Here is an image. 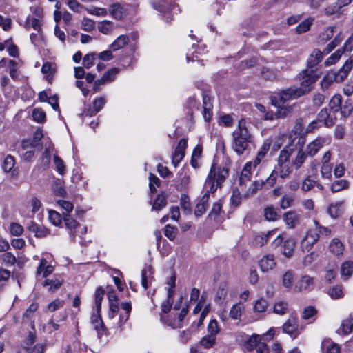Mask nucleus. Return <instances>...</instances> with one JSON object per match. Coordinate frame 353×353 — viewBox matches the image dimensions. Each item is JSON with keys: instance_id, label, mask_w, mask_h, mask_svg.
Segmentation results:
<instances>
[{"instance_id": "nucleus-19", "label": "nucleus", "mask_w": 353, "mask_h": 353, "mask_svg": "<svg viewBox=\"0 0 353 353\" xmlns=\"http://www.w3.org/2000/svg\"><path fill=\"white\" fill-rule=\"evenodd\" d=\"M313 285V278L308 276L305 275L303 276L300 280L296 283L294 287V291L296 292H301L303 290H307Z\"/></svg>"}, {"instance_id": "nucleus-29", "label": "nucleus", "mask_w": 353, "mask_h": 353, "mask_svg": "<svg viewBox=\"0 0 353 353\" xmlns=\"http://www.w3.org/2000/svg\"><path fill=\"white\" fill-rule=\"evenodd\" d=\"M307 157H309L306 152L303 150H299L295 159L292 161V165L296 170L299 169L306 160Z\"/></svg>"}, {"instance_id": "nucleus-47", "label": "nucleus", "mask_w": 353, "mask_h": 353, "mask_svg": "<svg viewBox=\"0 0 353 353\" xmlns=\"http://www.w3.org/2000/svg\"><path fill=\"white\" fill-rule=\"evenodd\" d=\"M323 348L326 350L327 353H340L339 346L328 340L323 342Z\"/></svg>"}, {"instance_id": "nucleus-10", "label": "nucleus", "mask_w": 353, "mask_h": 353, "mask_svg": "<svg viewBox=\"0 0 353 353\" xmlns=\"http://www.w3.org/2000/svg\"><path fill=\"white\" fill-rule=\"evenodd\" d=\"M325 143V139L317 137L310 142L305 148V152L311 157H313Z\"/></svg>"}, {"instance_id": "nucleus-17", "label": "nucleus", "mask_w": 353, "mask_h": 353, "mask_svg": "<svg viewBox=\"0 0 353 353\" xmlns=\"http://www.w3.org/2000/svg\"><path fill=\"white\" fill-rule=\"evenodd\" d=\"M270 146H271V141L269 139H266L263 142V143L261 145V147L260 148L259 150L258 151L257 155H256L255 159L254 160V161H252L254 168H256L258 165L260 164L262 159L265 157L268 152L269 151Z\"/></svg>"}, {"instance_id": "nucleus-62", "label": "nucleus", "mask_w": 353, "mask_h": 353, "mask_svg": "<svg viewBox=\"0 0 353 353\" xmlns=\"http://www.w3.org/2000/svg\"><path fill=\"white\" fill-rule=\"evenodd\" d=\"M316 181L312 180L310 176H307L303 181L301 190L303 192H308L314 187Z\"/></svg>"}, {"instance_id": "nucleus-26", "label": "nucleus", "mask_w": 353, "mask_h": 353, "mask_svg": "<svg viewBox=\"0 0 353 353\" xmlns=\"http://www.w3.org/2000/svg\"><path fill=\"white\" fill-rule=\"evenodd\" d=\"M129 37L127 35L121 34L110 45V49L112 51L123 48L129 43Z\"/></svg>"}, {"instance_id": "nucleus-13", "label": "nucleus", "mask_w": 353, "mask_h": 353, "mask_svg": "<svg viewBox=\"0 0 353 353\" xmlns=\"http://www.w3.org/2000/svg\"><path fill=\"white\" fill-rule=\"evenodd\" d=\"M301 216L293 210L283 214V219L288 228H294L300 223Z\"/></svg>"}, {"instance_id": "nucleus-6", "label": "nucleus", "mask_w": 353, "mask_h": 353, "mask_svg": "<svg viewBox=\"0 0 353 353\" xmlns=\"http://www.w3.org/2000/svg\"><path fill=\"white\" fill-rule=\"evenodd\" d=\"M152 6L157 11L165 14H169L176 8L174 0H153Z\"/></svg>"}, {"instance_id": "nucleus-38", "label": "nucleus", "mask_w": 353, "mask_h": 353, "mask_svg": "<svg viewBox=\"0 0 353 353\" xmlns=\"http://www.w3.org/2000/svg\"><path fill=\"white\" fill-rule=\"evenodd\" d=\"M353 329V318L345 319L341 323V328L338 330L339 333L347 334L352 331Z\"/></svg>"}, {"instance_id": "nucleus-18", "label": "nucleus", "mask_w": 353, "mask_h": 353, "mask_svg": "<svg viewBox=\"0 0 353 353\" xmlns=\"http://www.w3.org/2000/svg\"><path fill=\"white\" fill-rule=\"evenodd\" d=\"M254 168L253 165V162L250 161L247 162L245 165H244L240 177H239V183L240 185L242 187L243 184H245L246 182L250 181V178L252 176V168Z\"/></svg>"}, {"instance_id": "nucleus-39", "label": "nucleus", "mask_w": 353, "mask_h": 353, "mask_svg": "<svg viewBox=\"0 0 353 353\" xmlns=\"http://www.w3.org/2000/svg\"><path fill=\"white\" fill-rule=\"evenodd\" d=\"M294 281V272L292 270L286 271L282 276V284L287 288L290 289Z\"/></svg>"}, {"instance_id": "nucleus-63", "label": "nucleus", "mask_w": 353, "mask_h": 353, "mask_svg": "<svg viewBox=\"0 0 353 353\" xmlns=\"http://www.w3.org/2000/svg\"><path fill=\"white\" fill-rule=\"evenodd\" d=\"M177 229L170 225L168 224L165 227L164 234L170 241H173L176 235Z\"/></svg>"}, {"instance_id": "nucleus-46", "label": "nucleus", "mask_w": 353, "mask_h": 353, "mask_svg": "<svg viewBox=\"0 0 353 353\" xmlns=\"http://www.w3.org/2000/svg\"><path fill=\"white\" fill-rule=\"evenodd\" d=\"M348 185L349 182L347 180H338L332 183L330 188L332 192H337L346 189Z\"/></svg>"}, {"instance_id": "nucleus-42", "label": "nucleus", "mask_w": 353, "mask_h": 353, "mask_svg": "<svg viewBox=\"0 0 353 353\" xmlns=\"http://www.w3.org/2000/svg\"><path fill=\"white\" fill-rule=\"evenodd\" d=\"M119 72V70L117 68H112L108 70L101 77L102 81H104L105 83L113 81Z\"/></svg>"}, {"instance_id": "nucleus-59", "label": "nucleus", "mask_w": 353, "mask_h": 353, "mask_svg": "<svg viewBox=\"0 0 353 353\" xmlns=\"http://www.w3.org/2000/svg\"><path fill=\"white\" fill-rule=\"evenodd\" d=\"M318 117L319 120L323 121L325 122V125L326 126H331L333 124V122L331 120H329L330 114L328 113L327 108L322 109L318 114Z\"/></svg>"}, {"instance_id": "nucleus-15", "label": "nucleus", "mask_w": 353, "mask_h": 353, "mask_svg": "<svg viewBox=\"0 0 353 353\" xmlns=\"http://www.w3.org/2000/svg\"><path fill=\"white\" fill-rule=\"evenodd\" d=\"M323 53L324 52L320 51L319 49H314L307 60V69H313L320 63L322 61Z\"/></svg>"}, {"instance_id": "nucleus-36", "label": "nucleus", "mask_w": 353, "mask_h": 353, "mask_svg": "<svg viewBox=\"0 0 353 353\" xmlns=\"http://www.w3.org/2000/svg\"><path fill=\"white\" fill-rule=\"evenodd\" d=\"M14 165H15V159H14V157L9 154V155L6 156V157L4 159L2 168L5 172H11L12 174L13 175L14 174H13L12 170L14 167Z\"/></svg>"}, {"instance_id": "nucleus-9", "label": "nucleus", "mask_w": 353, "mask_h": 353, "mask_svg": "<svg viewBox=\"0 0 353 353\" xmlns=\"http://www.w3.org/2000/svg\"><path fill=\"white\" fill-rule=\"evenodd\" d=\"M259 265L263 272L273 270L276 265L274 256L272 254L264 255L259 261Z\"/></svg>"}, {"instance_id": "nucleus-37", "label": "nucleus", "mask_w": 353, "mask_h": 353, "mask_svg": "<svg viewBox=\"0 0 353 353\" xmlns=\"http://www.w3.org/2000/svg\"><path fill=\"white\" fill-rule=\"evenodd\" d=\"M353 272V262L347 261L342 263L341 268V274L345 279L349 278Z\"/></svg>"}, {"instance_id": "nucleus-35", "label": "nucleus", "mask_w": 353, "mask_h": 353, "mask_svg": "<svg viewBox=\"0 0 353 353\" xmlns=\"http://www.w3.org/2000/svg\"><path fill=\"white\" fill-rule=\"evenodd\" d=\"M342 97L339 94H334L329 102V107L334 112H337L341 108Z\"/></svg>"}, {"instance_id": "nucleus-48", "label": "nucleus", "mask_w": 353, "mask_h": 353, "mask_svg": "<svg viewBox=\"0 0 353 353\" xmlns=\"http://www.w3.org/2000/svg\"><path fill=\"white\" fill-rule=\"evenodd\" d=\"M343 37L341 34H337L334 39L327 44V46L324 49L323 52L325 54L330 53L332 50H333L339 43L343 41Z\"/></svg>"}, {"instance_id": "nucleus-44", "label": "nucleus", "mask_w": 353, "mask_h": 353, "mask_svg": "<svg viewBox=\"0 0 353 353\" xmlns=\"http://www.w3.org/2000/svg\"><path fill=\"white\" fill-rule=\"evenodd\" d=\"M0 261L5 265L11 266L16 263L17 259L11 252H5L0 255Z\"/></svg>"}, {"instance_id": "nucleus-45", "label": "nucleus", "mask_w": 353, "mask_h": 353, "mask_svg": "<svg viewBox=\"0 0 353 353\" xmlns=\"http://www.w3.org/2000/svg\"><path fill=\"white\" fill-rule=\"evenodd\" d=\"M264 216L268 221H276L279 218V214L277 212V209L274 208L273 207H268L264 209Z\"/></svg>"}, {"instance_id": "nucleus-57", "label": "nucleus", "mask_w": 353, "mask_h": 353, "mask_svg": "<svg viewBox=\"0 0 353 353\" xmlns=\"http://www.w3.org/2000/svg\"><path fill=\"white\" fill-rule=\"evenodd\" d=\"M277 179V173L275 170H273L270 176L263 181V187L266 189H269L274 185Z\"/></svg>"}, {"instance_id": "nucleus-25", "label": "nucleus", "mask_w": 353, "mask_h": 353, "mask_svg": "<svg viewBox=\"0 0 353 353\" xmlns=\"http://www.w3.org/2000/svg\"><path fill=\"white\" fill-rule=\"evenodd\" d=\"M228 293V285L225 282L221 283L217 289L214 301L218 304H221L225 299Z\"/></svg>"}, {"instance_id": "nucleus-30", "label": "nucleus", "mask_w": 353, "mask_h": 353, "mask_svg": "<svg viewBox=\"0 0 353 353\" xmlns=\"http://www.w3.org/2000/svg\"><path fill=\"white\" fill-rule=\"evenodd\" d=\"M295 247V243L293 239H288L283 242L282 246V253L286 257L292 255Z\"/></svg>"}, {"instance_id": "nucleus-50", "label": "nucleus", "mask_w": 353, "mask_h": 353, "mask_svg": "<svg viewBox=\"0 0 353 353\" xmlns=\"http://www.w3.org/2000/svg\"><path fill=\"white\" fill-rule=\"evenodd\" d=\"M313 224L315 226L316 233L319 237L320 235H325L329 236L331 234V230L327 227L323 226L317 220H313Z\"/></svg>"}, {"instance_id": "nucleus-60", "label": "nucleus", "mask_w": 353, "mask_h": 353, "mask_svg": "<svg viewBox=\"0 0 353 353\" xmlns=\"http://www.w3.org/2000/svg\"><path fill=\"white\" fill-rule=\"evenodd\" d=\"M294 201V197L291 195L285 194L282 196L280 207L281 208L285 210L290 208Z\"/></svg>"}, {"instance_id": "nucleus-49", "label": "nucleus", "mask_w": 353, "mask_h": 353, "mask_svg": "<svg viewBox=\"0 0 353 353\" xmlns=\"http://www.w3.org/2000/svg\"><path fill=\"white\" fill-rule=\"evenodd\" d=\"M222 208L221 202L217 201L213 204V206L208 214V217L212 220H216L218 216L220 214Z\"/></svg>"}, {"instance_id": "nucleus-20", "label": "nucleus", "mask_w": 353, "mask_h": 353, "mask_svg": "<svg viewBox=\"0 0 353 353\" xmlns=\"http://www.w3.org/2000/svg\"><path fill=\"white\" fill-rule=\"evenodd\" d=\"M63 279L61 276H55L54 279H46L43 283L42 285L44 287L48 288V291L50 292H54L55 290H57L58 288L61 287L62 283H63Z\"/></svg>"}, {"instance_id": "nucleus-53", "label": "nucleus", "mask_w": 353, "mask_h": 353, "mask_svg": "<svg viewBox=\"0 0 353 353\" xmlns=\"http://www.w3.org/2000/svg\"><path fill=\"white\" fill-rule=\"evenodd\" d=\"M104 295V290L102 289L101 287H99L97 288L95 293H94V297H95V305L97 308V312H99L101 307V302L103 300V297Z\"/></svg>"}, {"instance_id": "nucleus-51", "label": "nucleus", "mask_w": 353, "mask_h": 353, "mask_svg": "<svg viewBox=\"0 0 353 353\" xmlns=\"http://www.w3.org/2000/svg\"><path fill=\"white\" fill-rule=\"evenodd\" d=\"M281 103H279L276 105H274V106L279 107L278 110L275 112V118L276 119L284 118L288 114H290L292 111V108L290 106L280 107Z\"/></svg>"}, {"instance_id": "nucleus-61", "label": "nucleus", "mask_w": 353, "mask_h": 353, "mask_svg": "<svg viewBox=\"0 0 353 353\" xmlns=\"http://www.w3.org/2000/svg\"><path fill=\"white\" fill-rule=\"evenodd\" d=\"M336 29L335 26H330L324 30V31L320 34L319 37L322 41H326L330 39L333 35L334 30Z\"/></svg>"}, {"instance_id": "nucleus-7", "label": "nucleus", "mask_w": 353, "mask_h": 353, "mask_svg": "<svg viewBox=\"0 0 353 353\" xmlns=\"http://www.w3.org/2000/svg\"><path fill=\"white\" fill-rule=\"evenodd\" d=\"M188 313V306L183 307L179 313L175 314L174 317L168 319L167 324L172 328H181L183 326V321Z\"/></svg>"}, {"instance_id": "nucleus-11", "label": "nucleus", "mask_w": 353, "mask_h": 353, "mask_svg": "<svg viewBox=\"0 0 353 353\" xmlns=\"http://www.w3.org/2000/svg\"><path fill=\"white\" fill-rule=\"evenodd\" d=\"M276 230L268 231L266 233H259L256 234L252 240V245L256 248H260L264 245L267 241L276 234Z\"/></svg>"}, {"instance_id": "nucleus-55", "label": "nucleus", "mask_w": 353, "mask_h": 353, "mask_svg": "<svg viewBox=\"0 0 353 353\" xmlns=\"http://www.w3.org/2000/svg\"><path fill=\"white\" fill-rule=\"evenodd\" d=\"M292 154V151L288 149H283L279 154V156L278 157V165L282 166L284 163H285L290 157Z\"/></svg>"}, {"instance_id": "nucleus-3", "label": "nucleus", "mask_w": 353, "mask_h": 353, "mask_svg": "<svg viewBox=\"0 0 353 353\" xmlns=\"http://www.w3.org/2000/svg\"><path fill=\"white\" fill-rule=\"evenodd\" d=\"M232 148L238 154H243L249 150L252 136L248 131L245 119H241L232 133Z\"/></svg>"}, {"instance_id": "nucleus-24", "label": "nucleus", "mask_w": 353, "mask_h": 353, "mask_svg": "<svg viewBox=\"0 0 353 353\" xmlns=\"http://www.w3.org/2000/svg\"><path fill=\"white\" fill-rule=\"evenodd\" d=\"M152 273L150 266L145 267L141 272V285L145 290L148 288L149 284L151 283L153 279Z\"/></svg>"}, {"instance_id": "nucleus-52", "label": "nucleus", "mask_w": 353, "mask_h": 353, "mask_svg": "<svg viewBox=\"0 0 353 353\" xmlns=\"http://www.w3.org/2000/svg\"><path fill=\"white\" fill-rule=\"evenodd\" d=\"M312 19H307L302 21L296 28V33L302 34L308 31L312 24Z\"/></svg>"}, {"instance_id": "nucleus-5", "label": "nucleus", "mask_w": 353, "mask_h": 353, "mask_svg": "<svg viewBox=\"0 0 353 353\" xmlns=\"http://www.w3.org/2000/svg\"><path fill=\"white\" fill-rule=\"evenodd\" d=\"M283 331L295 339L299 334L298 331L297 316L296 314L290 315L288 320L283 324Z\"/></svg>"}, {"instance_id": "nucleus-2", "label": "nucleus", "mask_w": 353, "mask_h": 353, "mask_svg": "<svg viewBox=\"0 0 353 353\" xmlns=\"http://www.w3.org/2000/svg\"><path fill=\"white\" fill-rule=\"evenodd\" d=\"M228 175V170L226 168H216L215 165L212 164L204 184L205 192L198 203L207 208L210 194H213L216 191L218 187L223 183Z\"/></svg>"}, {"instance_id": "nucleus-28", "label": "nucleus", "mask_w": 353, "mask_h": 353, "mask_svg": "<svg viewBox=\"0 0 353 353\" xmlns=\"http://www.w3.org/2000/svg\"><path fill=\"white\" fill-rule=\"evenodd\" d=\"M243 310H244V306L242 303H239L234 304L232 305V307H231V309L230 310L229 316L231 319H234V320L240 319Z\"/></svg>"}, {"instance_id": "nucleus-41", "label": "nucleus", "mask_w": 353, "mask_h": 353, "mask_svg": "<svg viewBox=\"0 0 353 353\" xmlns=\"http://www.w3.org/2000/svg\"><path fill=\"white\" fill-rule=\"evenodd\" d=\"M98 30L104 34H110L113 30V23L110 21H103L99 23Z\"/></svg>"}, {"instance_id": "nucleus-14", "label": "nucleus", "mask_w": 353, "mask_h": 353, "mask_svg": "<svg viewBox=\"0 0 353 353\" xmlns=\"http://www.w3.org/2000/svg\"><path fill=\"white\" fill-rule=\"evenodd\" d=\"M54 271V267L48 264L47 260L44 258L40 259L39 265L37 268L36 275L37 276H41L42 278H46Z\"/></svg>"}, {"instance_id": "nucleus-56", "label": "nucleus", "mask_w": 353, "mask_h": 353, "mask_svg": "<svg viewBox=\"0 0 353 353\" xmlns=\"http://www.w3.org/2000/svg\"><path fill=\"white\" fill-rule=\"evenodd\" d=\"M215 341L216 336L208 334L201 339L200 344L205 348H210L214 345Z\"/></svg>"}, {"instance_id": "nucleus-64", "label": "nucleus", "mask_w": 353, "mask_h": 353, "mask_svg": "<svg viewBox=\"0 0 353 353\" xmlns=\"http://www.w3.org/2000/svg\"><path fill=\"white\" fill-rule=\"evenodd\" d=\"M50 221L54 225H59L61 223V216L54 210H49Z\"/></svg>"}, {"instance_id": "nucleus-1", "label": "nucleus", "mask_w": 353, "mask_h": 353, "mask_svg": "<svg viewBox=\"0 0 353 353\" xmlns=\"http://www.w3.org/2000/svg\"><path fill=\"white\" fill-rule=\"evenodd\" d=\"M319 78L314 69L302 70L297 76L296 79L300 81L299 87H290L283 90L276 95L272 97V103L276 105L279 103H285L291 99H296L309 93Z\"/></svg>"}, {"instance_id": "nucleus-33", "label": "nucleus", "mask_w": 353, "mask_h": 353, "mask_svg": "<svg viewBox=\"0 0 353 353\" xmlns=\"http://www.w3.org/2000/svg\"><path fill=\"white\" fill-rule=\"evenodd\" d=\"M99 313V312H97V314L92 316L91 323L94 329L97 331L98 334H101L103 331L104 325Z\"/></svg>"}, {"instance_id": "nucleus-32", "label": "nucleus", "mask_w": 353, "mask_h": 353, "mask_svg": "<svg viewBox=\"0 0 353 353\" xmlns=\"http://www.w3.org/2000/svg\"><path fill=\"white\" fill-rule=\"evenodd\" d=\"M41 72L47 74L46 79L48 81L50 82L52 79V74L55 72L54 64L50 62H45L42 65Z\"/></svg>"}, {"instance_id": "nucleus-23", "label": "nucleus", "mask_w": 353, "mask_h": 353, "mask_svg": "<svg viewBox=\"0 0 353 353\" xmlns=\"http://www.w3.org/2000/svg\"><path fill=\"white\" fill-rule=\"evenodd\" d=\"M63 220L66 227L70 230V237L74 239L76 236V229L79 223L68 214H64Z\"/></svg>"}, {"instance_id": "nucleus-27", "label": "nucleus", "mask_w": 353, "mask_h": 353, "mask_svg": "<svg viewBox=\"0 0 353 353\" xmlns=\"http://www.w3.org/2000/svg\"><path fill=\"white\" fill-rule=\"evenodd\" d=\"M334 82H336V78L334 76V71H330L327 72L321 81V88L323 90H326L331 86V85Z\"/></svg>"}, {"instance_id": "nucleus-22", "label": "nucleus", "mask_w": 353, "mask_h": 353, "mask_svg": "<svg viewBox=\"0 0 353 353\" xmlns=\"http://www.w3.org/2000/svg\"><path fill=\"white\" fill-rule=\"evenodd\" d=\"M28 230L34 234L36 237L42 238L46 236L49 234V230L43 226L37 225L34 222H31L28 227Z\"/></svg>"}, {"instance_id": "nucleus-16", "label": "nucleus", "mask_w": 353, "mask_h": 353, "mask_svg": "<svg viewBox=\"0 0 353 353\" xmlns=\"http://www.w3.org/2000/svg\"><path fill=\"white\" fill-rule=\"evenodd\" d=\"M212 103L210 97L207 94L203 95V115L205 121L209 122L212 116Z\"/></svg>"}, {"instance_id": "nucleus-43", "label": "nucleus", "mask_w": 353, "mask_h": 353, "mask_svg": "<svg viewBox=\"0 0 353 353\" xmlns=\"http://www.w3.org/2000/svg\"><path fill=\"white\" fill-rule=\"evenodd\" d=\"M263 187V181H255L252 183L248 188V191L245 193V196L248 197L254 194L259 190Z\"/></svg>"}, {"instance_id": "nucleus-54", "label": "nucleus", "mask_w": 353, "mask_h": 353, "mask_svg": "<svg viewBox=\"0 0 353 353\" xmlns=\"http://www.w3.org/2000/svg\"><path fill=\"white\" fill-rule=\"evenodd\" d=\"M288 310V305L283 301H279L274 304L273 312L279 315H283L287 313Z\"/></svg>"}, {"instance_id": "nucleus-34", "label": "nucleus", "mask_w": 353, "mask_h": 353, "mask_svg": "<svg viewBox=\"0 0 353 353\" xmlns=\"http://www.w3.org/2000/svg\"><path fill=\"white\" fill-rule=\"evenodd\" d=\"M344 54V50L339 48L335 52L332 54L325 61V65H332L335 64Z\"/></svg>"}, {"instance_id": "nucleus-21", "label": "nucleus", "mask_w": 353, "mask_h": 353, "mask_svg": "<svg viewBox=\"0 0 353 353\" xmlns=\"http://www.w3.org/2000/svg\"><path fill=\"white\" fill-rule=\"evenodd\" d=\"M329 249L334 255L340 256L343 253L344 245L339 239L334 238L331 241Z\"/></svg>"}, {"instance_id": "nucleus-40", "label": "nucleus", "mask_w": 353, "mask_h": 353, "mask_svg": "<svg viewBox=\"0 0 353 353\" xmlns=\"http://www.w3.org/2000/svg\"><path fill=\"white\" fill-rule=\"evenodd\" d=\"M167 201L163 194H160L156 198L153 205L152 210L159 211L166 206Z\"/></svg>"}, {"instance_id": "nucleus-12", "label": "nucleus", "mask_w": 353, "mask_h": 353, "mask_svg": "<svg viewBox=\"0 0 353 353\" xmlns=\"http://www.w3.org/2000/svg\"><path fill=\"white\" fill-rule=\"evenodd\" d=\"M352 68L353 61H351V59H349L338 72L334 71V76L336 78V83L343 82L347 77Z\"/></svg>"}, {"instance_id": "nucleus-4", "label": "nucleus", "mask_w": 353, "mask_h": 353, "mask_svg": "<svg viewBox=\"0 0 353 353\" xmlns=\"http://www.w3.org/2000/svg\"><path fill=\"white\" fill-rule=\"evenodd\" d=\"M319 241V236L316 233L315 226L310 227L301 241L303 250L307 252L310 251L312 246Z\"/></svg>"}, {"instance_id": "nucleus-8", "label": "nucleus", "mask_w": 353, "mask_h": 353, "mask_svg": "<svg viewBox=\"0 0 353 353\" xmlns=\"http://www.w3.org/2000/svg\"><path fill=\"white\" fill-rule=\"evenodd\" d=\"M186 147L187 141L184 139H181L172 154V163L174 167H177L178 164L183 160Z\"/></svg>"}, {"instance_id": "nucleus-58", "label": "nucleus", "mask_w": 353, "mask_h": 353, "mask_svg": "<svg viewBox=\"0 0 353 353\" xmlns=\"http://www.w3.org/2000/svg\"><path fill=\"white\" fill-rule=\"evenodd\" d=\"M268 305V302L265 299H258L254 304V311L255 312H259V313L263 312L266 310Z\"/></svg>"}, {"instance_id": "nucleus-31", "label": "nucleus", "mask_w": 353, "mask_h": 353, "mask_svg": "<svg viewBox=\"0 0 353 353\" xmlns=\"http://www.w3.org/2000/svg\"><path fill=\"white\" fill-rule=\"evenodd\" d=\"M110 12L114 19L118 20L122 19L125 16L123 8L118 3L112 4L110 6Z\"/></svg>"}]
</instances>
